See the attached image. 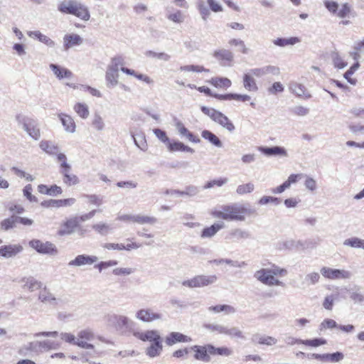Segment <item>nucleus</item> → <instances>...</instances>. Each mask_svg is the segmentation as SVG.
<instances>
[{"label":"nucleus","mask_w":364,"mask_h":364,"mask_svg":"<svg viewBox=\"0 0 364 364\" xmlns=\"http://www.w3.org/2000/svg\"><path fill=\"white\" fill-rule=\"evenodd\" d=\"M210 344L205 346H193L191 350L195 352L194 358L196 360H202L204 362H209L210 360Z\"/></svg>","instance_id":"nucleus-12"},{"label":"nucleus","mask_w":364,"mask_h":364,"mask_svg":"<svg viewBox=\"0 0 364 364\" xmlns=\"http://www.w3.org/2000/svg\"><path fill=\"white\" fill-rule=\"evenodd\" d=\"M254 277L262 284L268 286L271 282L272 275L269 268H262L255 272Z\"/></svg>","instance_id":"nucleus-26"},{"label":"nucleus","mask_w":364,"mask_h":364,"mask_svg":"<svg viewBox=\"0 0 364 364\" xmlns=\"http://www.w3.org/2000/svg\"><path fill=\"white\" fill-rule=\"evenodd\" d=\"M301 41L298 37H290L289 38H278L273 41V43L279 47H285L287 46H294Z\"/></svg>","instance_id":"nucleus-37"},{"label":"nucleus","mask_w":364,"mask_h":364,"mask_svg":"<svg viewBox=\"0 0 364 364\" xmlns=\"http://www.w3.org/2000/svg\"><path fill=\"white\" fill-rule=\"evenodd\" d=\"M201 136L210 142L211 144L218 148L223 147V142L221 140L212 132L205 129L201 132Z\"/></svg>","instance_id":"nucleus-33"},{"label":"nucleus","mask_w":364,"mask_h":364,"mask_svg":"<svg viewBox=\"0 0 364 364\" xmlns=\"http://www.w3.org/2000/svg\"><path fill=\"white\" fill-rule=\"evenodd\" d=\"M212 215L216 218L223 219L228 221H245L246 215L251 216L256 215V210L248 208L244 205L238 203H232L221 207L220 210H214Z\"/></svg>","instance_id":"nucleus-1"},{"label":"nucleus","mask_w":364,"mask_h":364,"mask_svg":"<svg viewBox=\"0 0 364 364\" xmlns=\"http://www.w3.org/2000/svg\"><path fill=\"white\" fill-rule=\"evenodd\" d=\"M214 57L218 60L231 62L233 60L234 55L229 50L220 49L215 51Z\"/></svg>","instance_id":"nucleus-38"},{"label":"nucleus","mask_w":364,"mask_h":364,"mask_svg":"<svg viewBox=\"0 0 364 364\" xmlns=\"http://www.w3.org/2000/svg\"><path fill=\"white\" fill-rule=\"evenodd\" d=\"M181 71L185 72H194V73H202V72H209L208 69L205 68L200 65H183L180 67Z\"/></svg>","instance_id":"nucleus-54"},{"label":"nucleus","mask_w":364,"mask_h":364,"mask_svg":"<svg viewBox=\"0 0 364 364\" xmlns=\"http://www.w3.org/2000/svg\"><path fill=\"white\" fill-rule=\"evenodd\" d=\"M251 73L257 77H262L267 75H279L280 74V69L274 65H265L260 68H255L250 70Z\"/></svg>","instance_id":"nucleus-10"},{"label":"nucleus","mask_w":364,"mask_h":364,"mask_svg":"<svg viewBox=\"0 0 364 364\" xmlns=\"http://www.w3.org/2000/svg\"><path fill=\"white\" fill-rule=\"evenodd\" d=\"M210 262H213V264H215L216 265H219V264H222L225 263V264L231 265L235 267H242L245 264V263L244 262H239L237 261H233L230 259H213V261H210Z\"/></svg>","instance_id":"nucleus-50"},{"label":"nucleus","mask_w":364,"mask_h":364,"mask_svg":"<svg viewBox=\"0 0 364 364\" xmlns=\"http://www.w3.org/2000/svg\"><path fill=\"white\" fill-rule=\"evenodd\" d=\"M71 169H62L60 173L63 176V182L68 186L75 185L78 183L79 180L77 176L70 174Z\"/></svg>","instance_id":"nucleus-39"},{"label":"nucleus","mask_w":364,"mask_h":364,"mask_svg":"<svg viewBox=\"0 0 364 364\" xmlns=\"http://www.w3.org/2000/svg\"><path fill=\"white\" fill-rule=\"evenodd\" d=\"M77 226V221L75 219L67 220L58 231L60 235H70L73 232L75 228Z\"/></svg>","instance_id":"nucleus-36"},{"label":"nucleus","mask_w":364,"mask_h":364,"mask_svg":"<svg viewBox=\"0 0 364 364\" xmlns=\"http://www.w3.org/2000/svg\"><path fill=\"white\" fill-rule=\"evenodd\" d=\"M58 117L67 132L74 133L75 132V123L70 116L61 113L58 114Z\"/></svg>","instance_id":"nucleus-29"},{"label":"nucleus","mask_w":364,"mask_h":364,"mask_svg":"<svg viewBox=\"0 0 364 364\" xmlns=\"http://www.w3.org/2000/svg\"><path fill=\"white\" fill-rule=\"evenodd\" d=\"M61 343L51 340H44L42 341H32L23 346L20 351L22 353L27 352H33L36 353H41L51 350H58L60 348Z\"/></svg>","instance_id":"nucleus-3"},{"label":"nucleus","mask_w":364,"mask_h":364,"mask_svg":"<svg viewBox=\"0 0 364 364\" xmlns=\"http://www.w3.org/2000/svg\"><path fill=\"white\" fill-rule=\"evenodd\" d=\"M225 335H227L230 338L245 339V336L243 335L242 332L237 327L228 328L226 326Z\"/></svg>","instance_id":"nucleus-52"},{"label":"nucleus","mask_w":364,"mask_h":364,"mask_svg":"<svg viewBox=\"0 0 364 364\" xmlns=\"http://www.w3.org/2000/svg\"><path fill=\"white\" fill-rule=\"evenodd\" d=\"M230 46L237 48V50L242 54L249 53L250 49L246 46L245 43L240 38H231L228 41Z\"/></svg>","instance_id":"nucleus-41"},{"label":"nucleus","mask_w":364,"mask_h":364,"mask_svg":"<svg viewBox=\"0 0 364 364\" xmlns=\"http://www.w3.org/2000/svg\"><path fill=\"white\" fill-rule=\"evenodd\" d=\"M74 110L82 119L87 118L90 114L88 107L84 103H76L74 106Z\"/></svg>","instance_id":"nucleus-47"},{"label":"nucleus","mask_w":364,"mask_h":364,"mask_svg":"<svg viewBox=\"0 0 364 364\" xmlns=\"http://www.w3.org/2000/svg\"><path fill=\"white\" fill-rule=\"evenodd\" d=\"M205 328L211 332H218V333L225 334L226 326L217 324V323H209L205 324Z\"/></svg>","instance_id":"nucleus-61"},{"label":"nucleus","mask_w":364,"mask_h":364,"mask_svg":"<svg viewBox=\"0 0 364 364\" xmlns=\"http://www.w3.org/2000/svg\"><path fill=\"white\" fill-rule=\"evenodd\" d=\"M134 336L142 341H147L149 343L156 342L162 339L159 332L156 330H147L145 331L134 332Z\"/></svg>","instance_id":"nucleus-13"},{"label":"nucleus","mask_w":364,"mask_h":364,"mask_svg":"<svg viewBox=\"0 0 364 364\" xmlns=\"http://www.w3.org/2000/svg\"><path fill=\"white\" fill-rule=\"evenodd\" d=\"M208 311L216 314L223 312L226 315L232 314L236 312V309L233 306L228 304L211 306L208 307Z\"/></svg>","instance_id":"nucleus-35"},{"label":"nucleus","mask_w":364,"mask_h":364,"mask_svg":"<svg viewBox=\"0 0 364 364\" xmlns=\"http://www.w3.org/2000/svg\"><path fill=\"white\" fill-rule=\"evenodd\" d=\"M92 229L101 235H107L112 231L109 225L105 223H99L92 225Z\"/></svg>","instance_id":"nucleus-46"},{"label":"nucleus","mask_w":364,"mask_h":364,"mask_svg":"<svg viewBox=\"0 0 364 364\" xmlns=\"http://www.w3.org/2000/svg\"><path fill=\"white\" fill-rule=\"evenodd\" d=\"M175 126L179 135L182 138H186L189 141L195 144L200 142V139L190 132L181 121L177 120L175 123Z\"/></svg>","instance_id":"nucleus-14"},{"label":"nucleus","mask_w":364,"mask_h":364,"mask_svg":"<svg viewBox=\"0 0 364 364\" xmlns=\"http://www.w3.org/2000/svg\"><path fill=\"white\" fill-rule=\"evenodd\" d=\"M269 269L272 277H285L288 274V272L286 269L282 268L275 264H272L271 267L269 268Z\"/></svg>","instance_id":"nucleus-59"},{"label":"nucleus","mask_w":364,"mask_h":364,"mask_svg":"<svg viewBox=\"0 0 364 364\" xmlns=\"http://www.w3.org/2000/svg\"><path fill=\"white\" fill-rule=\"evenodd\" d=\"M27 35L32 38L38 39L40 42L44 43L49 48H54L56 45L55 42L48 36L43 34L39 31H31L27 32Z\"/></svg>","instance_id":"nucleus-23"},{"label":"nucleus","mask_w":364,"mask_h":364,"mask_svg":"<svg viewBox=\"0 0 364 364\" xmlns=\"http://www.w3.org/2000/svg\"><path fill=\"white\" fill-rule=\"evenodd\" d=\"M60 338L66 343L76 345L80 348L84 349H94V346L84 341H80L73 334L70 333H61L60 334Z\"/></svg>","instance_id":"nucleus-11"},{"label":"nucleus","mask_w":364,"mask_h":364,"mask_svg":"<svg viewBox=\"0 0 364 364\" xmlns=\"http://www.w3.org/2000/svg\"><path fill=\"white\" fill-rule=\"evenodd\" d=\"M23 247L20 245H9L0 247V257L4 258H10L15 257L21 252Z\"/></svg>","instance_id":"nucleus-19"},{"label":"nucleus","mask_w":364,"mask_h":364,"mask_svg":"<svg viewBox=\"0 0 364 364\" xmlns=\"http://www.w3.org/2000/svg\"><path fill=\"white\" fill-rule=\"evenodd\" d=\"M210 355H223V356H229L232 353L231 349L227 347H219L216 348L210 344Z\"/></svg>","instance_id":"nucleus-48"},{"label":"nucleus","mask_w":364,"mask_h":364,"mask_svg":"<svg viewBox=\"0 0 364 364\" xmlns=\"http://www.w3.org/2000/svg\"><path fill=\"white\" fill-rule=\"evenodd\" d=\"M136 317L144 322H151L161 318V314L154 312L150 309H143L136 313Z\"/></svg>","instance_id":"nucleus-17"},{"label":"nucleus","mask_w":364,"mask_h":364,"mask_svg":"<svg viewBox=\"0 0 364 364\" xmlns=\"http://www.w3.org/2000/svg\"><path fill=\"white\" fill-rule=\"evenodd\" d=\"M145 55L147 57L157 58L159 60H161L164 61H168L171 59V56L168 54L164 52L156 53L152 50H149L146 52Z\"/></svg>","instance_id":"nucleus-57"},{"label":"nucleus","mask_w":364,"mask_h":364,"mask_svg":"<svg viewBox=\"0 0 364 364\" xmlns=\"http://www.w3.org/2000/svg\"><path fill=\"white\" fill-rule=\"evenodd\" d=\"M132 138L135 145L138 148L142 151H146L147 149V144L145 139V136L144 134H138L137 138H136L134 135L132 134Z\"/></svg>","instance_id":"nucleus-58"},{"label":"nucleus","mask_w":364,"mask_h":364,"mask_svg":"<svg viewBox=\"0 0 364 364\" xmlns=\"http://www.w3.org/2000/svg\"><path fill=\"white\" fill-rule=\"evenodd\" d=\"M39 300L44 303H55V298L53 296L51 293H50L46 287L43 288L42 291H41L39 296Z\"/></svg>","instance_id":"nucleus-51"},{"label":"nucleus","mask_w":364,"mask_h":364,"mask_svg":"<svg viewBox=\"0 0 364 364\" xmlns=\"http://www.w3.org/2000/svg\"><path fill=\"white\" fill-rule=\"evenodd\" d=\"M228 181L227 178H220L219 179H215L210 181H208L203 187L205 189H208L214 187L215 186L220 187L225 184Z\"/></svg>","instance_id":"nucleus-62"},{"label":"nucleus","mask_w":364,"mask_h":364,"mask_svg":"<svg viewBox=\"0 0 364 364\" xmlns=\"http://www.w3.org/2000/svg\"><path fill=\"white\" fill-rule=\"evenodd\" d=\"M216 275H197L190 279L185 280L182 285L189 288L203 287L216 282Z\"/></svg>","instance_id":"nucleus-7"},{"label":"nucleus","mask_w":364,"mask_h":364,"mask_svg":"<svg viewBox=\"0 0 364 364\" xmlns=\"http://www.w3.org/2000/svg\"><path fill=\"white\" fill-rule=\"evenodd\" d=\"M29 246L40 254L49 255L58 254L55 245L48 241L43 242L38 239H33L29 242Z\"/></svg>","instance_id":"nucleus-8"},{"label":"nucleus","mask_w":364,"mask_h":364,"mask_svg":"<svg viewBox=\"0 0 364 364\" xmlns=\"http://www.w3.org/2000/svg\"><path fill=\"white\" fill-rule=\"evenodd\" d=\"M166 17L169 21L176 23H181L186 18V16L182 11L174 9L172 6H167L166 8Z\"/></svg>","instance_id":"nucleus-18"},{"label":"nucleus","mask_w":364,"mask_h":364,"mask_svg":"<svg viewBox=\"0 0 364 364\" xmlns=\"http://www.w3.org/2000/svg\"><path fill=\"white\" fill-rule=\"evenodd\" d=\"M345 246L364 250V240L353 237L344 240Z\"/></svg>","instance_id":"nucleus-42"},{"label":"nucleus","mask_w":364,"mask_h":364,"mask_svg":"<svg viewBox=\"0 0 364 364\" xmlns=\"http://www.w3.org/2000/svg\"><path fill=\"white\" fill-rule=\"evenodd\" d=\"M58 10L62 14L73 15L83 21H88L90 18L87 7L77 0H63L58 4Z\"/></svg>","instance_id":"nucleus-2"},{"label":"nucleus","mask_w":364,"mask_h":364,"mask_svg":"<svg viewBox=\"0 0 364 364\" xmlns=\"http://www.w3.org/2000/svg\"><path fill=\"white\" fill-rule=\"evenodd\" d=\"M163 340L150 343V345L146 348L145 353L147 356L154 358L159 356L163 350Z\"/></svg>","instance_id":"nucleus-22"},{"label":"nucleus","mask_w":364,"mask_h":364,"mask_svg":"<svg viewBox=\"0 0 364 364\" xmlns=\"http://www.w3.org/2000/svg\"><path fill=\"white\" fill-rule=\"evenodd\" d=\"M83 42L82 38L76 33L65 34L63 36V49L68 50L74 46H80Z\"/></svg>","instance_id":"nucleus-16"},{"label":"nucleus","mask_w":364,"mask_h":364,"mask_svg":"<svg viewBox=\"0 0 364 364\" xmlns=\"http://www.w3.org/2000/svg\"><path fill=\"white\" fill-rule=\"evenodd\" d=\"M17 216L15 215H11L10 218L4 219L1 222V229L5 231H7L10 229L16 227V224L17 223Z\"/></svg>","instance_id":"nucleus-44"},{"label":"nucleus","mask_w":364,"mask_h":364,"mask_svg":"<svg viewBox=\"0 0 364 364\" xmlns=\"http://www.w3.org/2000/svg\"><path fill=\"white\" fill-rule=\"evenodd\" d=\"M121 70L124 73L129 75H133L138 80H142L147 84L153 83V80L149 76L144 75V74L137 73L134 70H132V69H129V68H125V67H122Z\"/></svg>","instance_id":"nucleus-40"},{"label":"nucleus","mask_w":364,"mask_h":364,"mask_svg":"<svg viewBox=\"0 0 364 364\" xmlns=\"http://www.w3.org/2000/svg\"><path fill=\"white\" fill-rule=\"evenodd\" d=\"M49 68L59 80L70 78L73 77V73L70 70L62 68L56 64L51 63L50 64Z\"/></svg>","instance_id":"nucleus-28"},{"label":"nucleus","mask_w":364,"mask_h":364,"mask_svg":"<svg viewBox=\"0 0 364 364\" xmlns=\"http://www.w3.org/2000/svg\"><path fill=\"white\" fill-rule=\"evenodd\" d=\"M254 77V75L251 73L250 70L243 75V86L245 89L249 92H257L258 90V87Z\"/></svg>","instance_id":"nucleus-25"},{"label":"nucleus","mask_w":364,"mask_h":364,"mask_svg":"<svg viewBox=\"0 0 364 364\" xmlns=\"http://www.w3.org/2000/svg\"><path fill=\"white\" fill-rule=\"evenodd\" d=\"M192 338L179 332H171L165 338V343L168 346H172L176 343H190Z\"/></svg>","instance_id":"nucleus-15"},{"label":"nucleus","mask_w":364,"mask_h":364,"mask_svg":"<svg viewBox=\"0 0 364 364\" xmlns=\"http://www.w3.org/2000/svg\"><path fill=\"white\" fill-rule=\"evenodd\" d=\"M98 260L97 257L92 255H80L73 260L69 262V266L80 267L85 264H92Z\"/></svg>","instance_id":"nucleus-20"},{"label":"nucleus","mask_w":364,"mask_h":364,"mask_svg":"<svg viewBox=\"0 0 364 364\" xmlns=\"http://www.w3.org/2000/svg\"><path fill=\"white\" fill-rule=\"evenodd\" d=\"M75 203V199L73 198L67 199L54 200L50 199L49 200H45L41 203V205L44 207H63V206H71Z\"/></svg>","instance_id":"nucleus-21"},{"label":"nucleus","mask_w":364,"mask_h":364,"mask_svg":"<svg viewBox=\"0 0 364 364\" xmlns=\"http://www.w3.org/2000/svg\"><path fill=\"white\" fill-rule=\"evenodd\" d=\"M289 90L291 92L298 97H304L305 99H309L311 97L310 94L306 93V87L297 82H292L290 84Z\"/></svg>","instance_id":"nucleus-34"},{"label":"nucleus","mask_w":364,"mask_h":364,"mask_svg":"<svg viewBox=\"0 0 364 364\" xmlns=\"http://www.w3.org/2000/svg\"><path fill=\"white\" fill-rule=\"evenodd\" d=\"M258 150L264 154L266 156H287V151L282 146H272V147H266V146H259Z\"/></svg>","instance_id":"nucleus-24"},{"label":"nucleus","mask_w":364,"mask_h":364,"mask_svg":"<svg viewBox=\"0 0 364 364\" xmlns=\"http://www.w3.org/2000/svg\"><path fill=\"white\" fill-rule=\"evenodd\" d=\"M211 83L215 87L220 88H228L232 85L230 80L227 77H213L211 80Z\"/></svg>","instance_id":"nucleus-45"},{"label":"nucleus","mask_w":364,"mask_h":364,"mask_svg":"<svg viewBox=\"0 0 364 364\" xmlns=\"http://www.w3.org/2000/svg\"><path fill=\"white\" fill-rule=\"evenodd\" d=\"M92 124L94 127V128L97 131H102L105 127V122L102 117L98 114H95L94 115Z\"/></svg>","instance_id":"nucleus-60"},{"label":"nucleus","mask_w":364,"mask_h":364,"mask_svg":"<svg viewBox=\"0 0 364 364\" xmlns=\"http://www.w3.org/2000/svg\"><path fill=\"white\" fill-rule=\"evenodd\" d=\"M321 274L325 278L331 280L349 279L352 277V273L350 271L332 269L326 267H323L321 269Z\"/></svg>","instance_id":"nucleus-9"},{"label":"nucleus","mask_w":364,"mask_h":364,"mask_svg":"<svg viewBox=\"0 0 364 364\" xmlns=\"http://www.w3.org/2000/svg\"><path fill=\"white\" fill-rule=\"evenodd\" d=\"M167 149L171 152L174 151H186V152H190L193 153L194 150L187 146L185 145L183 143L178 141L171 140L169 144L167 146Z\"/></svg>","instance_id":"nucleus-30"},{"label":"nucleus","mask_w":364,"mask_h":364,"mask_svg":"<svg viewBox=\"0 0 364 364\" xmlns=\"http://www.w3.org/2000/svg\"><path fill=\"white\" fill-rule=\"evenodd\" d=\"M20 282L23 283V287L27 288L30 291L41 289L43 284L33 277H23Z\"/></svg>","instance_id":"nucleus-27"},{"label":"nucleus","mask_w":364,"mask_h":364,"mask_svg":"<svg viewBox=\"0 0 364 364\" xmlns=\"http://www.w3.org/2000/svg\"><path fill=\"white\" fill-rule=\"evenodd\" d=\"M16 120L18 125L31 137L37 141L41 138V130L38 122L31 117L18 114Z\"/></svg>","instance_id":"nucleus-5"},{"label":"nucleus","mask_w":364,"mask_h":364,"mask_svg":"<svg viewBox=\"0 0 364 364\" xmlns=\"http://www.w3.org/2000/svg\"><path fill=\"white\" fill-rule=\"evenodd\" d=\"M197 8L199 11V13L204 21H206L208 17L210 16V12L208 8L205 5L203 1H200L198 3Z\"/></svg>","instance_id":"nucleus-64"},{"label":"nucleus","mask_w":364,"mask_h":364,"mask_svg":"<svg viewBox=\"0 0 364 364\" xmlns=\"http://www.w3.org/2000/svg\"><path fill=\"white\" fill-rule=\"evenodd\" d=\"M203 114L208 115L213 122L220 125L229 132H232L235 127L229 118L221 112L213 108L203 106L200 108Z\"/></svg>","instance_id":"nucleus-6"},{"label":"nucleus","mask_w":364,"mask_h":364,"mask_svg":"<svg viewBox=\"0 0 364 364\" xmlns=\"http://www.w3.org/2000/svg\"><path fill=\"white\" fill-rule=\"evenodd\" d=\"M254 189L255 185L250 182L245 184L239 185L236 189V193L238 195H244L252 193Z\"/></svg>","instance_id":"nucleus-53"},{"label":"nucleus","mask_w":364,"mask_h":364,"mask_svg":"<svg viewBox=\"0 0 364 364\" xmlns=\"http://www.w3.org/2000/svg\"><path fill=\"white\" fill-rule=\"evenodd\" d=\"M156 136L163 143L166 144V146L170 142V139L167 136L166 132L160 129H154L153 130Z\"/></svg>","instance_id":"nucleus-63"},{"label":"nucleus","mask_w":364,"mask_h":364,"mask_svg":"<svg viewBox=\"0 0 364 364\" xmlns=\"http://www.w3.org/2000/svg\"><path fill=\"white\" fill-rule=\"evenodd\" d=\"M332 60L336 68L338 69L344 68L347 65V63L343 60L341 55L337 52L331 54Z\"/></svg>","instance_id":"nucleus-56"},{"label":"nucleus","mask_w":364,"mask_h":364,"mask_svg":"<svg viewBox=\"0 0 364 364\" xmlns=\"http://www.w3.org/2000/svg\"><path fill=\"white\" fill-rule=\"evenodd\" d=\"M224 228L223 223H216L210 227L205 228L200 235L202 238H210L213 237L220 230Z\"/></svg>","instance_id":"nucleus-31"},{"label":"nucleus","mask_w":364,"mask_h":364,"mask_svg":"<svg viewBox=\"0 0 364 364\" xmlns=\"http://www.w3.org/2000/svg\"><path fill=\"white\" fill-rule=\"evenodd\" d=\"M157 221V218L154 216L144 215L141 214L136 215L135 223L139 225H154Z\"/></svg>","instance_id":"nucleus-43"},{"label":"nucleus","mask_w":364,"mask_h":364,"mask_svg":"<svg viewBox=\"0 0 364 364\" xmlns=\"http://www.w3.org/2000/svg\"><path fill=\"white\" fill-rule=\"evenodd\" d=\"M39 147L49 155H55L59 152L58 145L51 141L42 140L39 144Z\"/></svg>","instance_id":"nucleus-32"},{"label":"nucleus","mask_w":364,"mask_h":364,"mask_svg":"<svg viewBox=\"0 0 364 364\" xmlns=\"http://www.w3.org/2000/svg\"><path fill=\"white\" fill-rule=\"evenodd\" d=\"M95 335L93 331L90 328L81 330L77 333V338L80 341H91L94 339Z\"/></svg>","instance_id":"nucleus-49"},{"label":"nucleus","mask_w":364,"mask_h":364,"mask_svg":"<svg viewBox=\"0 0 364 364\" xmlns=\"http://www.w3.org/2000/svg\"><path fill=\"white\" fill-rule=\"evenodd\" d=\"M124 60L122 56H116L112 58L105 74L107 87L112 88L118 84L119 69L124 67Z\"/></svg>","instance_id":"nucleus-4"},{"label":"nucleus","mask_w":364,"mask_h":364,"mask_svg":"<svg viewBox=\"0 0 364 364\" xmlns=\"http://www.w3.org/2000/svg\"><path fill=\"white\" fill-rule=\"evenodd\" d=\"M302 344L310 347H318L326 344V340L321 338L303 340Z\"/></svg>","instance_id":"nucleus-55"}]
</instances>
